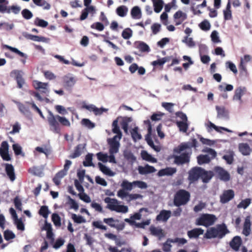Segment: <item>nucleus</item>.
I'll return each instance as SVG.
<instances>
[{
    "label": "nucleus",
    "instance_id": "obj_1",
    "mask_svg": "<svg viewBox=\"0 0 252 252\" xmlns=\"http://www.w3.org/2000/svg\"><path fill=\"white\" fill-rule=\"evenodd\" d=\"M47 121L49 126L50 130L55 133L60 134L61 131V127L70 126L69 121L64 117L59 115H54L49 112L47 117Z\"/></svg>",
    "mask_w": 252,
    "mask_h": 252
},
{
    "label": "nucleus",
    "instance_id": "obj_2",
    "mask_svg": "<svg viewBox=\"0 0 252 252\" xmlns=\"http://www.w3.org/2000/svg\"><path fill=\"white\" fill-rule=\"evenodd\" d=\"M229 233V231L226 224L222 223L217 225L216 227H212L208 229L204 235V237L207 239L215 238L221 239Z\"/></svg>",
    "mask_w": 252,
    "mask_h": 252
},
{
    "label": "nucleus",
    "instance_id": "obj_3",
    "mask_svg": "<svg viewBox=\"0 0 252 252\" xmlns=\"http://www.w3.org/2000/svg\"><path fill=\"white\" fill-rule=\"evenodd\" d=\"M190 193L186 190L181 189L174 194L173 199L174 205L176 207H180L186 205L189 201Z\"/></svg>",
    "mask_w": 252,
    "mask_h": 252
},
{
    "label": "nucleus",
    "instance_id": "obj_4",
    "mask_svg": "<svg viewBox=\"0 0 252 252\" xmlns=\"http://www.w3.org/2000/svg\"><path fill=\"white\" fill-rule=\"evenodd\" d=\"M217 220V218L214 215L203 214L196 219L195 224L207 227L213 225Z\"/></svg>",
    "mask_w": 252,
    "mask_h": 252
},
{
    "label": "nucleus",
    "instance_id": "obj_5",
    "mask_svg": "<svg viewBox=\"0 0 252 252\" xmlns=\"http://www.w3.org/2000/svg\"><path fill=\"white\" fill-rule=\"evenodd\" d=\"M214 175L217 176L220 180L227 182L230 179L229 173L220 166H216L214 168Z\"/></svg>",
    "mask_w": 252,
    "mask_h": 252
},
{
    "label": "nucleus",
    "instance_id": "obj_6",
    "mask_svg": "<svg viewBox=\"0 0 252 252\" xmlns=\"http://www.w3.org/2000/svg\"><path fill=\"white\" fill-rule=\"evenodd\" d=\"M103 220L104 223L111 227L115 228L119 231L122 230L125 226L124 222L119 223V220L113 218H104Z\"/></svg>",
    "mask_w": 252,
    "mask_h": 252
},
{
    "label": "nucleus",
    "instance_id": "obj_7",
    "mask_svg": "<svg viewBox=\"0 0 252 252\" xmlns=\"http://www.w3.org/2000/svg\"><path fill=\"white\" fill-rule=\"evenodd\" d=\"M118 136H114L112 138L108 139V143L109 145V153L110 154H116L118 152L120 144Z\"/></svg>",
    "mask_w": 252,
    "mask_h": 252
},
{
    "label": "nucleus",
    "instance_id": "obj_8",
    "mask_svg": "<svg viewBox=\"0 0 252 252\" xmlns=\"http://www.w3.org/2000/svg\"><path fill=\"white\" fill-rule=\"evenodd\" d=\"M203 169L200 167H194L192 168L189 172V179L191 182H195L199 178H201V176Z\"/></svg>",
    "mask_w": 252,
    "mask_h": 252
},
{
    "label": "nucleus",
    "instance_id": "obj_9",
    "mask_svg": "<svg viewBox=\"0 0 252 252\" xmlns=\"http://www.w3.org/2000/svg\"><path fill=\"white\" fill-rule=\"evenodd\" d=\"M235 196V192L233 189L224 190L220 196V202L225 204L231 200Z\"/></svg>",
    "mask_w": 252,
    "mask_h": 252
},
{
    "label": "nucleus",
    "instance_id": "obj_10",
    "mask_svg": "<svg viewBox=\"0 0 252 252\" xmlns=\"http://www.w3.org/2000/svg\"><path fill=\"white\" fill-rule=\"evenodd\" d=\"M23 72L21 70H14L11 72V75H14L15 79L17 84V87L19 89H22L23 85L25 84V81L23 77Z\"/></svg>",
    "mask_w": 252,
    "mask_h": 252
},
{
    "label": "nucleus",
    "instance_id": "obj_11",
    "mask_svg": "<svg viewBox=\"0 0 252 252\" xmlns=\"http://www.w3.org/2000/svg\"><path fill=\"white\" fill-rule=\"evenodd\" d=\"M190 156L189 153H184L180 156H176L174 157V163L177 165H183L189 162Z\"/></svg>",
    "mask_w": 252,
    "mask_h": 252
},
{
    "label": "nucleus",
    "instance_id": "obj_12",
    "mask_svg": "<svg viewBox=\"0 0 252 252\" xmlns=\"http://www.w3.org/2000/svg\"><path fill=\"white\" fill-rule=\"evenodd\" d=\"M76 82L74 77L65 76L63 78V87L67 90H71Z\"/></svg>",
    "mask_w": 252,
    "mask_h": 252
},
{
    "label": "nucleus",
    "instance_id": "obj_13",
    "mask_svg": "<svg viewBox=\"0 0 252 252\" xmlns=\"http://www.w3.org/2000/svg\"><path fill=\"white\" fill-rule=\"evenodd\" d=\"M247 92V89L245 87L240 86L237 88L234 92L233 95V100H239L242 102V96L245 94Z\"/></svg>",
    "mask_w": 252,
    "mask_h": 252
},
{
    "label": "nucleus",
    "instance_id": "obj_14",
    "mask_svg": "<svg viewBox=\"0 0 252 252\" xmlns=\"http://www.w3.org/2000/svg\"><path fill=\"white\" fill-rule=\"evenodd\" d=\"M242 244L241 238L239 236L234 237L229 243L230 247L235 252L239 251Z\"/></svg>",
    "mask_w": 252,
    "mask_h": 252
},
{
    "label": "nucleus",
    "instance_id": "obj_15",
    "mask_svg": "<svg viewBox=\"0 0 252 252\" xmlns=\"http://www.w3.org/2000/svg\"><path fill=\"white\" fill-rule=\"evenodd\" d=\"M138 171L141 175H146L155 172L156 169L154 166L146 164L144 166H139Z\"/></svg>",
    "mask_w": 252,
    "mask_h": 252
},
{
    "label": "nucleus",
    "instance_id": "obj_16",
    "mask_svg": "<svg viewBox=\"0 0 252 252\" xmlns=\"http://www.w3.org/2000/svg\"><path fill=\"white\" fill-rule=\"evenodd\" d=\"M173 18L176 20V25H179L187 19V15L181 10H178L174 14Z\"/></svg>",
    "mask_w": 252,
    "mask_h": 252
},
{
    "label": "nucleus",
    "instance_id": "obj_17",
    "mask_svg": "<svg viewBox=\"0 0 252 252\" xmlns=\"http://www.w3.org/2000/svg\"><path fill=\"white\" fill-rule=\"evenodd\" d=\"M218 118H228L229 112L223 106H216Z\"/></svg>",
    "mask_w": 252,
    "mask_h": 252
},
{
    "label": "nucleus",
    "instance_id": "obj_18",
    "mask_svg": "<svg viewBox=\"0 0 252 252\" xmlns=\"http://www.w3.org/2000/svg\"><path fill=\"white\" fill-rule=\"evenodd\" d=\"M104 201L107 204L106 208L111 211H115V209L118 204V201L115 198L107 197L104 199Z\"/></svg>",
    "mask_w": 252,
    "mask_h": 252
},
{
    "label": "nucleus",
    "instance_id": "obj_19",
    "mask_svg": "<svg viewBox=\"0 0 252 252\" xmlns=\"http://www.w3.org/2000/svg\"><path fill=\"white\" fill-rule=\"evenodd\" d=\"M251 217L250 216H247L245 218L243 229V234L246 236H248L250 234L251 230Z\"/></svg>",
    "mask_w": 252,
    "mask_h": 252
},
{
    "label": "nucleus",
    "instance_id": "obj_20",
    "mask_svg": "<svg viewBox=\"0 0 252 252\" xmlns=\"http://www.w3.org/2000/svg\"><path fill=\"white\" fill-rule=\"evenodd\" d=\"M171 212L169 210H163L161 211L159 214L157 216L156 220L158 221H166L170 217Z\"/></svg>",
    "mask_w": 252,
    "mask_h": 252
},
{
    "label": "nucleus",
    "instance_id": "obj_21",
    "mask_svg": "<svg viewBox=\"0 0 252 252\" xmlns=\"http://www.w3.org/2000/svg\"><path fill=\"white\" fill-rule=\"evenodd\" d=\"M176 169L172 167H166L164 169L160 170L158 175L159 177L164 176H172L176 172Z\"/></svg>",
    "mask_w": 252,
    "mask_h": 252
},
{
    "label": "nucleus",
    "instance_id": "obj_22",
    "mask_svg": "<svg viewBox=\"0 0 252 252\" xmlns=\"http://www.w3.org/2000/svg\"><path fill=\"white\" fill-rule=\"evenodd\" d=\"M85 148V144H79L74 149V152L69 156L70 158H75L79 157Z\"/></svg>",
    "mask_w": 252,
    "mask_h": 252
},
{
    "label": "nucleus",
    "instance_id": "obj_23",
    "mask_svg": "<svg viewBox=\"0 0 252 252\" xmlns=\"http://www.w3.org/2000/svg\"><path fill=\"white\" fill-rule=\"evenodd\" d=\"M5 172L11 181L15 180L16 178L15 174L14 167L12 164L8 163L5 164Z\"/></svg>",
    "mask_w": 252,
    "mask_h": 252
},
{
    "label": "nucleus",
    "instance_id": "obj_24",
    "mask_svg": "<svg viewBox=\"0 0 252 252\" xmlns=\"http://www.w3.org/2000/svg\"><path fill=\"white\" fill-rule=\"evenodd\" d=\"M204 230L201 228H194L188 231V236L189 238H197L199 235L203 234Z\"/></svg>",
    "mask_w": 252,
    "mask_h": 252
},
{
    "label": "nucleus",
    "instance_id": "obj_25",
    "mask_svg": "<svg viewBox=\"0 0 252 252\" xmlns=\"http://www.w3.org/2000/svg\"><path fill=\"white\" fill-rule=\"evenodd\" d=\"M112 131L114 133L117 134L114 136H118L119 140H120L122 137V133L120 130V127L118 126V121L117 119L115 120L112 123Z\"/></svg>",
    "mask_w": 252,
    "mask_h": 252
},
{
    "label": "nucleus",
    "instance_id": "obj_26",
    "mask_svg": "<svg viewBox=\"0 0 252 252\" xmlns=\"http://www.w3.org/2000/svg\"><path fill=\"white\" fill-rule=\"evenodd\" d=\"M214 176V173L213 171H207L203 169V171L202 173L200 178L202 180L203 182L206 183L209 182Z\"/></svg>",
    "mask_w": 252,
    "mask_h": 252
},
{
    "label": "nucleus",
    "instance_id": "obj_27",
    "mask_svg": "<svg viewBox=\"0 0 252 252\" xmlns=\"http://www.w3.org/2000/svg\"><path fill=\"white\" fill-rule=\"evenodd\" d=\"M136 47L142 52H149L150 48L148 44L143 41H138L135 43Z\"/></svg>",
    "mask_w": 252,
    "mask_h": 252
},
{
    "label": "nucleus",
    "instance_id": "obj_28",
    "mask_svg": "<svg viewBox=\"0 0 252 252\" xmlns=\"http://www.w3.org/2000/svg\"><path fill=\"white\" fill-rule=\"evenodd\" d=\"M141 156L143 160L151 162L152 163L157 162V160L156 158L153 157L152 155L149 154L146 151H142L141 153Z\"/></svg>",
    "mask_w": 252,
    "mask_h": 252
},
{
    "label": "nucleus",
    "instance_id": "obj_29",
    "mask_svg": "<svg viewBox=\"0 0 252 252\" xmlns=\"http://www.w3.org/2000/svg\"><path fill=\"white\" fill-rule=\"evenodd\" d=\"M240 152L245 156L249 155L251 152V149L249 145L247 143H241L239 145Z\"/></svg>",
    "mask_w": 252,
    "mask_h": 252
},
{
    "label": "nucleus",
    "instance_id": "obj_30",
    "mask_svg": "<svg viewBox=\"0 0 252 252\" xmlns=\"http://www.w3.org/2000/svg\"><path fill=\"white\" fill-rule=\"evenodd\" d=\"M153 6L154 7V11L156 13H159L161 11L163 6V1L162 0H152Z\"/></svg>",
    "mask_w": 252,
    "mask_h": 252
},
{
    "label": "nucleus",
    "instance_id": "obj_31",
    "mask_svg": "<svg viewBox=\"0 0 252 252\" xmlns=\"http://www.w3.org/2000/svg\"><path fill=\"white\" fill-rule=\"evenodd\" d=\"M152 133H149L147 134L145 137V139L148 143V144L152 147L153 149H154L156 151L158 152L160 151V148L158 146H155L154 142L151 137Z\"/></svg>",
    "mask_w": 252,
    "mask_h": 252
},
{
    "label": "nucleus",
    "instance_id": "obj_32",
    "mask_svg": "<svg viewBox=\"0 0 252 252\" xmlns=\"http://www.w3.org/2000/svg\"><path fill=\"white\" fill-rule=\"evenodd\" d=\"M98 166L99 167V170L104 174L110 176H114V172L101 162L98 163Z\"/></svg>",
    "mask_w": 252,
    "mask_h": 252
},
{
    "label": "nucleus",
    "instance_id": "obj_33",
    "mask_svg": "<svg viewBox=\"0 0 252 252\" xmlns=\"http://www.w3.org/2000/svg\"><path fill=\"white\" fill-rule=\"evenodd\" d=\"M197 162L199 165L208 163L211 161V158L207 155H200L197 158Z\"/></svg>",
    "mask_w": 252,
    "mask_h": 252
},
{
    "label": "nucleus",
    "instance_id": "obj_34",
    "mask_svg": "<svg viewBox=\"0 0 252 252\" xmlns=\"http://www.w3.org/2000/svg\"><path fill=\"white\" fill-rule=\"evenodd\" d=\"M151 234L153 235L162 237L164 236L163 230L155 226H151L150 228Z\"/></svg>",
    "mask_w": 252,
    "mask_h": 252
},
{
    "label": "nucleus",
    "instance_id": "obj_35",
    "mask_svg": "<svg viewBox=\"0 0 252 252\" xmlns=\"http://www.w3.org/2000/svg\"><path fill=\"white\" fill-rule=\"evenodd\" d=\"M131 15L134 19H139L141 17V11L140 8L135 6L131 10Z\"/></svg>",
    "mask_w": 252,
    "mask_h": 252
},
{
    "label": "nucleus",
    "instance_id": "obj_36",
    "mask_svg": "<svg viewBox=\"0 0 252 252\" xmlns=\"http://www.w3.org/2000/svg\"><path fill=\"white\" fill-rule=\"evenodd\" d=\"M116 11L119 16L124 17L127 14L128 8L126 6L121 5L117 8Z\"/></svg>",
    "mask_w": 252,
    "mask_h": 252
},
{
    "label": "nucleus",
    "instance_id": "obj_37",
    "mask_svg": "<svg viewBox=\"0 0 252 252\" xmlns=\"http://www.w3.org/2000/svg\"><path fill=\"white\" fill-rule=\"evenodd\" d=\"M168 61V57H164L152 62L151 64L155 67L159 66L162 68L163 64Z\"/></svg>",
    "mask_w": 252,
    "mask_h": 252
},
{
    "label": "nucleus",
    "instance_id": "obj_38",
    "mask_svg": "<svg viewBox=\"0 0 252 252\" xmlns=\"http://www.w3.org/2000/svg\"><path fill=\"white\" fill-rule=\"evenodd\" d=\"M176 125L180 131L186 132L189 128V124L188 122H176Z\"/></svg>",
    "mask_w": 252,
    "mask_h": 252
},
{
    "label": "nucleus",
    "instance_id": "obj_39",
    "mask_svg": "<svg viewBox=\"0 0 252 252\" xmlns=\"http://www.w3.org/2000/svg\"><path fill=\"white\" fill-rule=\"evenodd\" d=\"M92 154L89 153L85 157V160L83 161V165L86 167L94 166V165L92 162L93 159Z\"/></svg>",
    "mask_w": 252,
    "mask_h": 252
},
{
    "label": "nucleus",
    "instance_id": "obj_40",
    "mask_svg": "<svg viewBox=\"0 0 252 252\" xmlns=\"http://www.w3.org/2000/svg\"><path fill=\"white\" fill-rule=\"evenodd\" d=\"M48 84L47 83H43L36 80L33 82V86L36 90L46 89L48 88Z\"/></svg>",
    "mask_w": 252,
    "mask_h": 252
},
{
    "label": "nucleus",
    "instance_id": "obj_41",
    "mask_svg": "<svg viewBox=\"0 0 252 252\" xmlns=\"http://www.w3.org/2000/svg\"><path fill=\"white\" fill-rule=\"evenodd\" d=\"M251 199L250 198H246L242 200L237 206V208L246 209L251 204Z\"/></svg>",
    "mask_w": 252,
    "mask_h": 252
},
{
    "label": "nucleus",
    "instance_id": "obj_42",
    "mask_svg": "<svg viewBox=\"0 0 252 252\" xmlns=\"http://www.w3.org/2000/svg\"><path fill=\"white\" fill-rule=\"evenodd\" d=\"M131 135L134 141L140 140L142 138L141 135L138 132V128L135 127L131 131Z\"/></svg>",
    "mask_w": 252,
    "mask_h": 252
},
{
    "label": "nucleus",
    "instance_id": "obj_43",
    "mask_svg": "<svg viewBox=\"0 0 252 252\" xmlns=\"http://www.w3.org/2000/svg\"><path fill=\"white\" fill-rule=\"evenodd\" d=\"M71 219L76 223H82L86 222V219L81 216H78L75 214H72Z\"/></svg>",
    "mask_w": 252,
    "mask_h": 252
},
{
    "label": "nucleus",
    "instance_id": "obj_44",
    "mask_svg": "<svg viewBox=\"0 0 252 252\" xmlns=\"http://www.w3.org/2000/svg\"><path fill=\"white\" fill-rule=\"evenodd\" d=\"M52 220L56 226L60 227L61 226V219L58 214L54 213L52 214Z\"/></svg>",
    "mask_w": 252,
    "mask_h": 252
},
{
    "label": "nucleus",
    "instance_id": "obj_45",
    "mask_svg": "<svg viewBox=\"0 0 252 252\" xmlns=\"http://www.w3.org/2000/svg\"><path fill=\"white\" fill-rule=\"evenodd\" d=\"M182 42L190 48L193 47L195 46V42L193 40L192 38L189 37L188 36H185L182 40Z\"/></svg>",
    "mask_w": 252,
    "mask_h": 252
},
{
    "label": "nucleus",
    "instance_id": "obj_46",
    "mask_svg": "<svg viewBox=\"0 0 252 252\" xmlns=\"http://www.w3.org/2000/svg\"><path fill=\"white\" fill-rule=\"evenodd\" d=\"M4 47L7 49L10 50L11 51L18 54V55H19L20 56H21L22 57H24L25 58H27V56H26V55L25 54L21 52L20 51H19L18 49H17L16 48L7 45H5L4 46Z\"/></svg>",
    "mask_w": 252,
    "mask_h": 252
},
{
    "label": "nucleus",
    "instance_id": "obj_47",
    "mask_svg": "<svg viewBox=\"0 0 252 252\" xmlns=\"http://www.w3.org/2000/svg\"><path fill=\"white\" fill-rule=\"evenodd\" d=\"M198 26L200 29L204 31H209L211 28L210 23L207 20H203Z\"/></svg>",
    "mask_w": 252,
    "mask_h": 252
},
{
    "label": "nucleus",
    "instance_id": "obj_48",
    "mask_svg": "<svg viewBox=\"0 0 252 252\" xmlns=\"http://www.w3.org/2000/svg\"><path fill=\"white\" fill-rule=\"evenodd\" d=\"M3 236L6 241H9L15 238V234L11 230L7 229L3 232Z\"/></svg>",
    "mask_w": 252,
    "mask_h": 252
},
{
    "label": "nucleus",
    "instance_id": "obj_49",
    "mask_svg": "<svg viewBox=\"0 0 252 252\" xmlns=\"http://www.w3.org/2000/svg\"><path fill=\"white\" fill-rule=\"evenodd\" d=\"M121 186L125 190H131L133 188V186L134 185L133 184V182L130 183L127 180H124Z\"/></svg>",
    "mask_w": 252,
    "mask_h": 252
},
{
    "label": "nucleus",
    "instance_id": "obj_50",
    "mask_svg": "<svg viewBox=\"0 0 252 252\" xmlns=\"http://www.w3.org/2000/svg\"><path fill=\"white\" fill-rule=\"evenodd\" d=\"M49 214V211L47 206H42L41 207L39 211V214L42 216L43 218H47Z\"/></svg>",
    "mask_w": 252,
    "mask_h": 252
},
{
    "label": "nucleus",
    "instance_id": "obj_51",
    "mask_svg": "<svg viewBox=\"0 0 252 252\" xmlns=\"http://www.w3.org/2000/svg\"><path fill=\"white\" fill-rule=\"evenodd\" d=\"M26 38L30 39L33 41H42L45 42L46 41V38L44 37L39 36L37 35H34L32 34H28L26 36Z\"/></svg>",
    "mask_w": 252,
    "mask_h": 252
},
{
    "label": "nucleus",
    "instance_id": "obj_52",
    "mask_svg": "<svg viewBox=\"0 0 252 252\" xmlns=\"http://www.w3.org/2000/svg\"><path fill=\"white\" fill-rule=\"evenodd\" d=\"M13 203L14 204L15 207L18 211H22V204L21 202V199L19 198L18 196H16L13 200Z\"/></svg>",
    "mask_w": 252,
    "mask_h": 252
},
{
    "label": "nucleus",
    "instance_id": "obj_53",
    "mask_svg": "<svg viewBox=\"0 0 252 252\" xmlns=\"http://www.w3.org/2000/svg\"><path fill=\"white\" fill-rule=\"evenodd\" d=\"M125 158L127 160L134 161L136 160V158L134 157L131 152L129 151H126L124 153Z\"/></svg>",
    "mask_w": 252,
    "mask_h": 252
},
{
    "label": "nucleus",
    "instance_id": "obj_54",
    "mask_svg": "<svg viewBox=\"0 0 252 252\" xmlns=\"http://www.w3.org/2000/svg\"><path fill=\"white\" fill-rule=\"evenodd\" d=\"M81 123L83 126L90 129H92L95 126V124L88 119H83Z\"/></svg>",
    "mask_w": 252,
    "mask_h": 252
},
{
    "label": "nucleus",
    "instance_id": "obj_55",
    "mask_svg": "<svg viewBox=\"0 0 252 252\" xmlns=\"http://www.w3.org/2000/svg\"><path fill=\"white\" fill-rule=\"evenodd\" d=\"M132 34V31L130 28L125 29L122 33V37L125 39H129Z\"/></svg>",
    "mask_w": 252,
    "mask_h": 252
},
{
    "label": "nucleus",
    "instance_id": "obj_56",
    "mask_svg": "<svg viewBox=\"0 0 252 252\" xmlns=\"http://www.w3.org/2000/svg\"><path fill=\"white\" fill-rule=\"evenodd\" d=\"M128 209L127 206L123 205L118 204L115 209L114 211L118 213H126L128 212Z\"/></svg>",
    "mask_w": 252,
    "mask_h": 252
},
{
    "label": "nucleus",
    "instance_id": "obj_57",
    "mask_svg": "<svg viewBox=\"0 0 252 252\" xmlns=\"http://www.w3.org/2000/svg\"><path fill=\"white\" fill-rule=\"evenodd\" d=\"M35 24L39 27L45 28L46 27L48 23L47 21L40 19L39 18H36L34 21Z\"/></svg>",
    "mask_w": 252,
    "mask_h": 252
},
{
    "label": "nucleus",
    "instance_id": "obj_58",
    "mask_svg": "<svg viewBox=\"0 0 252 252\" xmlns=\"http://www.w3.org/2000/svg\"><path fill=\"white\" fill-rule=\"evenodd\" d=\"M22 16L27 20L30 19L33 16V14L31 11L28 9H24L22 11Z\"/></svg>",
    "mask_w": 252,
    "mask_h": 252
},
{
    "label": "nucleus",
    "instance_id": "obj_59",
    "mask_svg": "<svg viewBox=\"0 0 252 252\" xmlns=\"http://www.w3.org/2000/svg\"><path fill=\"white\" fill-rule=\"evenodd\" d=\"M14 224L16 225L18 230L24 231L25 230L24 224L21 219H17L14 220Z\"/></svg>",
    "mask_w": 252,
    "mask_h": 252
},
{
    "label": "nucleus",
    "instance_id": "obj_60",
    "mask_svg": "<svg viewBox=\"0 0 252 252\" xmlns=\"http://www.w3.org/2000/svg\"><path fill=\"white\" fill-rule=\"evenodd\" d=\"M91 28L92 29H96L98 31H102L104 30V26L101 23L97 22L93 23L91 26Z\"/></svg>",
    "mask_w": 252,
    "mask_h": 252
},
{
    "label": "nucleus",
    "instance_id": "obj_61",
    "mask_svg": "<svg viewBox=\"0 0 252 252\" xmlns=\"http://www.w3.org/2000/svg\"><path fill=\"white\" fill-rule=\"evenodd\" d=\"M169 240H172V239L168 238L166 240V241L163 244L162 250L164 252H169L171 251V245L170 243H171Z\"/></svg>",
    "mask_w": 252,
    "mask_h": 252
},
{
    "label": "nucleus",
    "instance_id": "obj_62",
    "mask_svg": "<svg viewBox=\"0 0 252 252\" xmlns=\"http://www.w3.org/2000/svg\"><path fill=\"white\" fill-rule=\"evenodd\" d=\"M68 203L70 205V208L73 209L75 210H77L79 208L78 203L70 196H68Z\"/></svg>",
    "mask_w": 252,
    "mask_h": 252
},
{
    "label": "nucleus",
    "instance_id": "obj_63",
    "mask_svg": "<svg viewBox=\"0 0 252 252\" xmlns=\"http://www.w3.org/2000/svg\"><path fill=\"white\" fill-rule=\"evenodd\" d=\"M91 206L92 208H94L96 211L98 212L99 213H103V209L100 204L93 201L91 204Z\"/></svg>",
    "mask_w": 252,
    "mask_h": 252
},
{
    "label": "nucleus",
    "instance_id": "obj_64",
    "mask_svg": "<svg viewBox=\"0 0 252 252\" xmlns=\"http://www.w3.org/2000/svg\"><path fill=\"white\" fill-rule=\"evenodd\" d=\"M12 148L15 155L18 156L22 154V147L18 144H14Z\"/></svg>",
    "mask_w": 252,
    "mask_h": 252
}]
</instances>
